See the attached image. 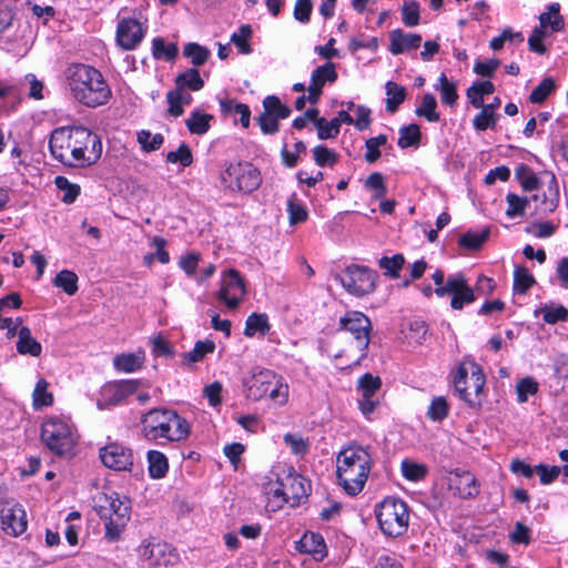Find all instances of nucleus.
Returning a JSON list of instances; mask_svg holds the SVG:
<instances>
[{
    "label": "nucleus",
    "instance_id": "1",
    "mask_svg": "<svg viewBox=\"0 0 568 568\" xmlns=\"http://www.w3.org/2000/svg\"><path fill=\"white\" fill-rule=\"evenodd\" d=\"M49 149L54 160L77 169L95 164L103 150L100 136L82 125L55 128L50 134Z\"/></svg>",
    "mask_w": 568,
    "mask_h": 568
},
{
    "label": "nucleus",
    "instance_id": "2",
    "mask_svg": "<svg viewBox=\"0 0 568 568\" xmlns=\"http://www.w3.org/2000/svg\"><path fill=\"white\" fill-rule=\"evenodd\" d=\"M65 84L70 97L87 108H98L111 98V89L102 73L88 64L73 63L65 71Z\"/></svg>",
    "mask_w": 568,
    "mask_h": 568
},
{
    "label": "nucleus",
    "instance_id": "3",
    "mask_svg": "<svg viewBox=\"0 0 568 568\" xmlns=\"http://www.w3.org/2000/svg\"><path fill=\"white\" fill-rule=\"evenodd\" d=\"M372 468V455L368 447L348 446L336 458L338 484L349 496L358 495L368 478Z\"/></svg>",
    "mask_w": 568,
    "mask_h": 568
},
{
    "label": "nucleus",
    "instance_id": "4",
    "mask_svg": "<svg viewBox=\"0 0 568 568\" xmlns=\"http://www.w3.org/2000/svg\"><path fill=\"white\" fill-rule=\"evenodd\" d=\"M372 322L364 313L348 311L338 321L337 334L342 335L345 347L335 357H347L358 365L366 358L371 342Z\"/></svg>",
    "mask_w": 568,
    "mask_h": 568
},
{
    "label": "nucleus",
    "instance_id": "5",
    "mask_svg": "<svg viewBox=\"0 0 568 568\" xmlns=\"http://www.w3.org/2000/svg\"><path fill=\"white\" fill-rule=\"evenodd\" d=\"M141 432L149 440L181 442L190 435L189 422L175 410L152 408L141 417Z\"/></svg>",
    "mask_w": 568,
    "mask_h": 568
},
{
    "label": "nucleus",
    "instance_id": "6",
    "mask_svg": "<svg viewBox=\"0 0 568 568\" xmlns=\"http://www.w3.org/2000/svg\"><path fill=\"white\" fill-rule=\"evenodd\" d=\"M245 395L252 400L268 397L278 405L288 400L290 388L284 378L271 369H257L244 381Z\"/></svg>",
    "mask_w": 568,
    "mask_h": 568
},
{
    "label": "nucleus",
    "instance_id": "7",
    "mask_svg": "<svg viewBox=\"0 0 568 568\" xmlns=\"http://www.w3.org/2000/svg\"><path fill=\"white\" fill-rule=\"evenodd\" d=\"M98 514L104 520L105 538L109 541H115L121 537L130 520V501L121 499L116 493L105 495L103 504L98 507Z\"/></svg>",
    "mask_w": 568,
    "mask_h": 568
},
{
    "label": "nucleus",
    "instance_id": "8",
    "mask_svg": "<svg viewBox=\"0 0 568 568\" xmlns=\"http://www.w3.org/2000/svg\"><path fill=\"white\" fill-rule=\"evenodd\" d=\"M455 392L469 406H478L483 399L485 375L475 362L463 363L454 376Z\"/></svg>",
    "mask_w": 568,
    "mask_h": 568
},
{
    "label": "nucleus",
    "instance_id": "9",
    "mask_svg": "<svg viewBox=\"0 0 568 568\" xmlns=\"http://www.w3.org/2000/svg\"><path fill=\"white\" fill-rule=\"evenodd\" d=\"M376 519L384 535L399 537L406 532L409 521L408 507L395 497L385 498L375 510Z\"/></svg>",
    "mask_w": 568,
    "mask_h": 568
},
{
    "label": "nucleus",
    "instance_id": "10",
    "mask_svg": "<svg viewBox=\"0 0 568 568\" xmlns=\"http://www.w3.org/2000/svg\"><path fill=\"white\" fill-rule=\"evenodd\" d=\"M224 187L233 192L252 193L262 183L260 170L250 162H229L220 174Z\"/></svg>",
    "mask_w": 568,
    "mask_h": 568
},
{
    "label": "nucleus",
    "instance_id": "11",
    "mask_svg": "<svg viewBox=\"0 0 568 568\" xmlns=\"http://www.w3.org/2000/svg\"><path fill=\"white\" fill-rule=\"evenodd\" d=\"M41 442L57 456H70L75 445V437L68 423L51 417L41 426Z\"/></svg>",
    "mask_w": 568,
    "mask_h": 568
},
{
    "label": "nucleus",
    "instance_id": "12",
    "mask_svg": "<svg viewBox=\"0 0 568 568\" xmlns=\"http://www.w3.org/2000/svg\"><path fill=\"white\" fill-rule=\"evenodd\" d=\"M335 278L348 293L364 296L375 291L377 274L366 266L351 265L344 275H336Z\"/></svg>",
    "mask_w": 568,
    "mask_h": 568
},
{
    "label": "nucleus",
    "instance_id": "13",
    "mask_svg": "<svg viewBox=\"0 0 568 568\" xmlns=\"http://www.w3.org/2000/svg\"><path fill=\"white\" fill-rule=\"evenodd\" d=\"M435 294L439 297L450 295L453 310H462L465 304L473 303L476 298L473 288L467 285L466 278L462 274L448 276L445 287L435 288Z\"/></svg>",
    "mask_w": 568,
    "mask_h": 568
},
{
    "label": "nucleus",
    "instance_id": "14",
    "mask_svg": "<svg viewBox=\"0 0 568 568\" xmlns=\"http://www.w3.org/2000/svg\"><path fill=\"white\" fill-rule=\"evenodd\" d=\"M246 294L245 284L240 273L231 268L225 272L221 280V287L217 298L225 303L229 308H235Z\"/></svg>",
    "mask_w": 568,
    "mask_h": 568
},
{
    "label": "nucleus",
    "instance_id": "15",
    "mask_svg": "<svg viewBox=\"0 0 568 568\" xmlns=\"http://www.w3.org/2000/svg\"><path fill=\"white\" fill-rule=\"evenodd\" d=\"M102 464L118 471L131 470L133 466L132 450L119 443H111L100 449Z\"/></svg>",
    "mask_w": 568,
    "mask_h": 568
},
{
    "label": "nucleus",
    "instance_id": "16",
    "mask_svg": "<svg viewBox=\"0 0 568 568\" xmlns=\"http://www.w3.org/2000/svg\"><path fill=\"white\" fill-rule=\"evenodd\" d=\"M382 379L379 376H374L371 373H365L357 381V390L361 393L358 400L359 410L364 416H369L379 402L374 399V395L381 389Z\"/></svg>",
    "mask_w": 568,
    "mask_h": 568
},
{
    "label": "nucleus",
    "instance_id": "17",
    "mask_svg": "<svg viewBox=\"0 0 568 568\" xmlns=\"http://www.w3.org/2000/svg\"><path fill=\"white\" fill-rule=\"evenodd\" d=\"M144 30L142 24L132 18L119 21L115 32L116 44L126 51L134 50L142 41Z\"/></svg>",
    "mask_w": 568,
    "mask_h": 568
},
{
    "label": "nucleus",
    "instance_id": "18",
    "mask_svg": "<svg viewBox=\"0 0 568 568\" xmlns=\"http://www.w3.org/2000/svg\"><path fill=\"white\" fill-rule=\"evenodd\" d=\"M448 485L454 494L463 499H471L478 496L479 485L470 471L463 469H455L450 471L448 477Z\"/></svg>",
    "mask_w": 568,
    "mask_h": 568
},
{
    "label": "nucleus",
    "instance_id": "19",
    "mask_svg": "<svg viewBox=\"0 0 568 568\" xmlns=\"http://www.w3.org/2000/svg\"><path fill=\"white\" fill-rule=\"evenodd\" d=\"M283 484L286 491L284 495L291 506L298 505L301 499L307 497L311 490L310 481L300 474H288L283 478Z\"/></svg>",
    "mask_w": 568,
    "mask_h": 568
},
{
    "label": "nucleus",
    "instance_id": "20",
    "mask_svg": "<svg viewBox=\"0 0 568 568\" xmlns=\"http://www.w3.org/2000/svg\"><path fill=\"white\" fill-rule=\"evenodd\" d=\"M2 529L12 536H19L27 529L26 511L14 506L12 508L4 509L1 516Z\"/></svg>",
    "mask_w": 568,
    "mask_h": 568
},
{
    "label": "nucleus",
    "instance_id": "21",
    "mask_svg": "<svg viewBox=\"0 0 568 568\" xmlns=\"http://www.w3.org/2000/svg\"><path fill=\"white\" fill-rule=\"evenodd\" d=\"M389 51L398 55L406 50L417 49L420 45L422 37L416 33H404L402 29H395L389 34Z\"/></svg>",
    "mask_w": 568,
    "mask_h": 568
},
{
    "label": "nucleus",
    "instance_id": "22",
    "mask_svg": "<svg viewBox=\"0 0 568 568\" xmlns=\"http://www.w3.org/2000/svg\"><path fill=\"white\" fill-rule=\"evenodd\" d=\"M17 351L21 355L38 357L42 353L41 344L31 335L28 326H21L18 331Z\"/></svg>",
    "mask_w": 568,
    "mask_h": 568
},
{
    "label": "nucleus",
    "instance_id": "23",
    "mask_svg": "<svg viewBox=\"0 0 568 568\" xmlns=\"http://www.w3.org/2000/svg\"><path fill=\"white\" fill-rule=\"evenodd\" d=\"M295 548L300 552L311 554L322 558L324 556L326 546L323 537L320 534L306 532L298 541H296Z\"/></svg>",
    "mask_w": 568,
    "mask_h": 568
},
{
    "label": "nucleus",
    "instance_id": "24",
    "mask_svg": "<svg viewBox=\"0 0 568 568\" xmlns=\"http://www.w3.org/2000/svg\"><path fill=\"white\" fill-rule=\"evenodd\" d=\"M531 200H534V201L540 200V204L537 206V211L540 213H544V214L551 213L556 210V207L558 206V202H559V192H558L555 175L551 176L550 185L548 189V194H546L545 192L541 195L534 194L531 196Z\"/></svg>",
    "mask_w": 568,
    "mask_h": 568
},
{
    "label": "nucleus",
    "instance_id": "25",
    "mask_svg": "<svg viewBox=\"0 0 568 568\" xmlns=\"http://www.w3.org/2000/svg\"><path fill=\"white\" fill-rule=\"evenodd\" d=\"M175 89L200 91L204 87V81L200 75V72L195 68H189L185 71L179 73L175 77Z\"/></svg>",
    "mask_w": 568,
    "mask_h": 568
},
{
    "label": "nucleus",
    "instance_id": "26",
    "mask_svg": "<svg viewBox=\"0 0 568 568\" xmlns=\"http://www.w3.org/2000/svg\"><path fill=\"white\" fill-rule=\"evenodd\" d=\"M145 356L143 351L116 355L113 359L114 367L124 373L139 371L144 363Z\"/></svg>",
    "mask_w": 568,
    "mask_h": 568
},
{
    "label": "nucleus",
    "instance_id": "27",
    "mask_svg": "<svg viewBox=\"0 0 568 568\" xmlns=\"http://www.w3.org/2000/svg\"><path fill=\"white\" fill-rule=\"evenodd\" d=\"M213 120L212 114L196 109L190 113V116L185 120V125L192 134L203 135L210 130Z\"/></svg>",
    "mask_w": 568,
    "mask_h": 568
},
{
    "label": "nucleus",
    "instance_id": "28",
    "mask_svg": "<svg viewBox=\"0 0 568 568\" xmlns=\"http://www.w3.org/2000/svg\"><path fill=\"white\" fill-rule=\"evenodd\" d=\"M386 90V111L395 113L399 105L405 101L407 92L405 87L394 81H388L385 85Z\"/></svg>",
    "mask_w": 568,
    "mask_h": 568
},
{
    "label": "nucleus",
    "instance_id": "29",
    "mask_svg": "<svg viewBox=\"0 0 568 568\" xmlns=\"http://www.w3.org/2000/svg\"><path fill=\"white\" fill-rule=\"evenodd\" d=\"M138 387H139V381L129 379V381H122L118 384L109 386L105 389V392H109L111 394L110 398H109V402L111 404H119V403L123 402L128 396L135 393Z\"/></svg>",
    "mask_w": 568,
    "mask_h": 568
},
{
    "label": "nucleus",
    "instance_id": "30",
    "mask_svg": "<svg viewBox=\"0 0 568 568\" xmlns=\"http://www.w3.org/2000/svg\"><path fill=\"white\" fill-rule=\"evenodd\" d=\"M560 6L559 3H551L548 6L547 12H542L539 16V22L540 26L538 28H541L546 31V28H550L552 32H558L564 29V19L559 13Z\"/></svg>",
    "mask_w": 568,
    "mask_h": 568
},
{
    "label": "nucleus",
    "instance_id": "31",
    "mask_svg": "<svg viewBox=\"0 0 568 568\" xmlns=\"http://www.w3.org/2000/svg\"><path fill=\"white\" fill-rule=\"evenodd\" d=\"M270 328L271 325L265 313H253L246 318L244 335L252 337L258 333L262 336H265L270 332Z\"/></svg>",
    "mask_w": 568,
    "mask_h": 568
},
{
    "label": "nucleus",
    "instance_id": "32",
    "mask_svg": "<svg viewBox=\"0 0 568 568\" xmlns=\"http://www.w3.org/2000/svg\"><path fill=\"white\" fill-rule=\"evenodd\" d=\"M149 475L154 479L163 478L169 470L166 456L159 450L148 452Z\"/></svg>",
    "mask_w": 568,
    "mask_h": 568
},
{
    "label": "nucleus",
    "instance_id": "33",
    "mask_svg": "<svg viewBox=\"0 0 568 568\" xmlns=\"http://www.w3.org/2000/svg\"><path fill=\"white\" fill-rule=\"evenodd\" d=\"M215 351V343L211 339L197 341L190 352H185L182 355V362L184 364H193L201 362L206 354H211Z\"/></svg>",
    "mask_w": 568,
    "mask_h": 568
},
{
    "label": "nucleus",
    "instance_id": "34",
    "mask_svg": "<svg viewBox=\"0 0 568 568\" xmlns=\"http://www.w3.org/2000/svg\"><path fill=\"white\" fill-rule=\"evenodd\" d=\"M337 79V72L334 62H326L323 65L315 68L311 74V82L321 88L325 85L326 82H335Z\"/></svg>",
    "mask_w": 568,
    "mask_h": 568
},
{
    "label": "nucleus",
    "instance_id": "35",
    "mask_svg": "<svg viewBox=\"0 0 568 568\" xmlns=\"http://www.w3.org/2000/svg\"><path fill=\"white\" fill-rule=\"evenodd\" d=\"M179 52L175 43H166L163 38H154L152 41V54L156 60L173 61Z\"/></svg>",
    "mask_w": 568,
    "mask_h": 568
},
{
    "label": "nucleus",
    "instance_id": "36",
    "mask_svg": "<svg viewBox=\"0 0 568 568\" xmlns=\"http://www.w3.org/2000/svg\"><path fill=\"white\" fill-rule=\"evenodd\" d=\"M422 139V132L417 124L413 123L409 125L402 126L399 129L398 146L400 149H407L410 146H418Z\"/></svg>",
    "mask_w": 568,
    "mask_h": 568
},
{
    "label": "nucleus",
    "instance_id": "37",
    "mask_svg": "<svg viewBox=\"0 0 568 568\" xmlns=\"http://www.w3.org/2000/svg\"><path fill=\"white\" fill-rule=\"evenodd\" d=\"M405 264L403 254H395L393 256H383L378 260V266L384 271V275L392 278L399 277V271Z\"/></svg>",
    "mask_w": 568,
    "mask_h": 568
},
{
    "label": "nucleus",
    "instance_id": "38",
    "mask_svg": "<svg viewBox=\"0 0 568 568\" xmlns=\"http://www.w3.org/2000/svg\"><path fill=\"white\" fill-rule=\"evenodd\" d=\"M210 50L206 47L200 45L195 42H190L183 48V55L191 60L195 67L203 65L210 58Z\"/></svg>",
    "mask_w": 568,
    "mask_h": 568
},
{
    "label": "nucleus",
    "instance_id": "39",
    "mask_svg": "<svg viewBox=\"0 0 568 568\" xmlns=\"http://www.w3.org/2000/svg\"><path fill=\"white\" fill-rule=\"evenodd\" d=\"M489 234V227L484 229L481 232L468 231L459 237L458 244L464 248L475 251L478 250L483 243L487 241Z\"/></svg>",
    "mask_w": 568,
    "mask_h": 568
},
{
    "label": "nucleus",
    "instance_id": "40",
    "mask_svg": "<svg viewBox=\"0 0 568 568\" xmlns=\"http://www.w3.org/2000/svg\"><path fill=\"white\" fill-rule=\"evenodd\" d=\"M48 382L44 378H40L32 393L33 407L40 409L45 406L53 404V395L48 392Z\"/></svg>",
    "mask_w": 568,
    "mask_h": 568
},
{
    "label": "nucleus",
    "instance_id": "41",
    "mask_svg": "<svg viewBox=\"0 0 568 568\" xmlns=\"http://www.w3.org/2000/svg\"><path fill=\"white\" fill-rule=\"evenodd\" d=\"M288 222L291 225L303 223L308 217L306 207L297 200L296 194H292L287 200Z\"/></svg>",
    "mask_w": 568,
    "mask_h": 568
},
{
    "label": "nucleus",
    "instance_id": "42",
    "mask_svg": "<svg viewBox=\"0 0 568 568\" xmlns=\"http://www.w3.org/2000/svg\"><path fill=\"white\" fill-rule=\"evenodd\" d=\"M437 101L432 93L423 95L422 104L415 110L416 115L425 118L429 122L439 121V113L436 112Z\"/></svg>",
    "mask_w": 568,
    "mask_h": 568
},
{
    "label": "nucleus",
    "instance_id": "43",
    "mask_svg": "<svg viewBox=\"0 0 568 568\" xmlns=\"http://www.w3.org/2000/svg\"><path fill=\"white\" fill-rule=\"evenodd\" d=\"M440 92L442 102L447 105H454L458 99L457 89L455 83L450 82L445 73H442L438 79V84L435 87Z\"/></svg>",
    "mask_w": 568,
    "mask_h": 568
},
{
    "label": "nucleus",
    "instance_id": "44",
    "mask_svg": "<svg viewBox=\"0 0 568 568\" xmlns=\"http://www.w3.org/2000/svg\"><path fill=\"white\" fill-rule=\"evenodd\" d=\"M53 285L62 288L68 295H73L78 291V276L72 271L63 270L54 277Z\"/></svg>",
    "mask_w": 568,
    "mask_h": 568
},
{
    "label": "nucleus",
    "instance_id": "45",
    "mask_svg": "<svg viewBox=\"0 0 568 568\" xmlns=\"http://www.w3.org/2000/svg\"><path fill=\"white\" fill-rule=\"evenodd\" d=\"M252 28L248 24H242L237 32L231 36V41L235 44L239 52L242 54H248L252 52V47L248 40L252 37Z\"/></svg>",
    "mask_w": 568,
    "mask_h": 568
},
{
    "label": "nucleus",
    "instance_id": "46",
    "mask_svg": "<svg viewBox=\"0 0 568 568\" xmlns=\"http://www.w3.org/2000/svg\"><path fill=\"white\" fill-rule=\"evenodd\" d=\"M263 109L265 112L278 120L286 119L291 114V109L283 104L281 100L275 95H268L264 99Z\"/></svg>",
    "mask_w": 568,
    "mask_h": 568
},
{
    "label": "nucleus",
    "instance_id": "47",
    "mask_svg": "<svg viewBox=\"0 0 568 568\" xmlns=\"http://www.w3.org/2000/svg\"><path fill=\"white\" fill-rule=\"evenodd\" d=\"M535 284L534 276L526 267H516L514 272V292L518 294H526L527 291Z\"/></svg>",
    "mask_w": 568,
    "mask_h": 568
},
{
    "label": "nucleus",
    "instance_id": "48",
    "mask_svg": "<svg viewBox=\"0 0 568 568\" xmlns=\"http://www.w3.org/2000/svg\"><path fill=\"white\" fill-rule=\"evenodd\" d=\"M403 476L410 481H418L427 475V467L409 459H404L400 465Z\"/></svg>",
    "mask_w": 568,
    "mask_h": 568
},
{
    "label": "nucleus",
    "instance_id": "49",
    "mask_svg": "<svg viewBox=\"0 0 568 568\" xmlns=\"http://www.w3.org/2000/svg\"><path fill=\"white\" fill-rule=\"evenodd\" d=\"M515 174L525 191H534L538 189L539 180L528 165H518Z\"/></svg>",
    "mask_w": 568,
    "mask_h": 568
},
{
    "label": "nucleus",
    "instance_id": "50",
    "mask_svg": "<svg viewBox=\"0 0 568 568\" xmlns=\"http://www.w3.org/2000/svg\"><path fill=\"white\" fill-rule=\"evenodd\" d=\"M449 406L445 397L433 398L427 410V417L433 422H442L448 415Z\"/></svg>",
    "mask_w": 568,
    "mask_h": 568
},
{
    "label": "nucleus",
    "instance_id": "51",
    "mask_svg": "<svg viewBox=\"0 0 568 568\" xmlns=\"http://www.w3.org/2000/svg\"><path fill=\"white\" fill-rule=\"evenodd\" d=\"M138 142L144 151L151 152L161 148L164 138L161 133L152 134L150 131L142 130L138 133Z\"/></svg>",
    "mask_w": 568,
    "mask_h": 568
},
{
    "label": "nucleus",
    "instance_id": "52",
    "mask_svg": "<svg viewBox=\"0 0 568 568\" xmlns=\"http://www.w3.org/2000/svg\"><path fill=\"white\" fill-rule=\"evenodd\" d=\"M506 201L508 207L506 210V215L508 217L521 216L525 214V207L529 203L528 197L518 196L515 193H508L506 195Z\"/></svg>",
    "mask_w": 568,
    "mask_h": 568
},
{
    "label": "nucleus",
    "instance_id": "53",
    "mask_svg": "<svg viewBox=\"0 0 568 568\" xmlns=\"http://www.w3.org/2000/svg\"><path fill=\"white\" fill-rule=\"evenodd\" d=\"M166 162L180 163L183 168L190 166L193 162L190 146L185 143H181L178 150L166 154Z\"/></svg>",
    "mask_w": 568,
    "mask_h": 568
},
{
    "label": "nucleus",
    "instance_id": "54",
    "mask_svg": "<svg viewBox=\"0 0 568 568\" xmlns=\"http://www.w3.org/2000/svg\"><path fill=\"white\" fill-rule=\"evenodd\" d=\"M556 85L551 78H545L530 93L529 101L531 103H542L550 93L555 90Z\"/></svg>",
    "mask_w": 568,
    "mask_h": 568
},
{
    "label": "nucleus",
    "instance_id": "55",
    "mask_svg": "<svg viewBox=\"0 0 568 568\" xmlns=\"http://www.w3.org/2000/svg\"><path fill=\"white\" fill-rule=\"evenodd\" d=\"M55 185L59 190L64 192L62 196V202L67 204L73 203L80 194V186L78 184L69 182V180L64 176H57Z\"/></svg>",
    "mask_w": 568,
    "mask_h": 568
},
{
    "label": "nucleus",
    "instance_id": "56",
    "mask_svg": "<svg viewBox=\"0 0 568 568\" xmlns=\"http://www.w3.org/2000/svg\"><path fill=\"white\" fill-rule=\"evenodd\" d=\"M339 129L337 120L335 119L327 121L325 118H321V120L317 121V135L320 140L336 138L339 133Z\"/></svg>",
    "mask_w": 568,
    "mask_h": 568
},
{
    "label": "nucleus",
    "instance_id": "57",
    "mask_svg": "<svg viewBox=\"0 0 568 568\" xmlns=\"http://www.w3.org/2000/svg\"><path fill=\"white\" fill-rule=\"evenodd\" d=\"M313 156L318 166L334 165L337 162V154L325 145H316L313 149Z\"/></svg>",
    "mask_w": 568,
    "mask_h": 568
},
{
    "label": "nucleus",
    "instance_id": "58",
    "mask_svg": "<svg viewBox=\"0 0 568 568\" xmlns=\"http://www.w3.org/2000/svg\"><path fill=\"white\" fill-rule=\"evenodd\" d=\"M538 390V384L531 377H525L517 383L516 393L519 403H525L529 395H535Z\"/></svg>",
    "mask_w": 568,
    "mask_h": 568
},
{
    "label": "nucleus",
    "instance_id": "59",
    "mask_svg": "<svg viewBox=\"0 0 568 568\" xmlns=\"http://www.w3.org/2000/svg\"><path fill=\"white\" fill-rule=\"evenodd\" d=\"M403 23L415 27L419 23V4L416 1L405 2L402 7Z\"/></svg>",
    "mask_w": 568,
    "mask_h": 568
},
{
    "label": "nucleus",
    "instance_id": "60",
    "mask_svg": "<svg viewBox=\"0 0 568 568\" xmlns=\"http://www.w3.org/2000/svg\"><path fill=\"white\" fill-rule=\"evenodd\" d=\"M480 109L481 111L478 114H476L473 120L474 128L478 131H485L489 128H495V114L486 110L484 106H481Z\"/></svg>",
    "mask_w": 568,
    "mask_h": 568
},
{
    "label": "nucleus",
    "instance_id": "61",
    "mask_svg": "<svg viewBox=\"0 0 568 568\" xmlns=\"http://www.w3.org/2000/svg\"><path fill=\"white\" fill-rule=\"evenodd\" d=\"M536 473L540 477V483L542 485H549L555 481L561 473V468L559 466H548L545 464H539L535 467Z\"/></svg>",
    "mask_w": 568,
    "mask_h": 568
},
{
    "label": "nucleus",
    "instance_id": "62",
    "mask_svg": "<svg viewBox=\"0 0 568 568\" xmlns=\"http://www.w3.org/2000/svg\"><path fill=\"white\" fill-rule=\"evenodd\" d=\"M542 318L548 324H556L560 321H566L568 317V311L562 305L554 306V307H544L541 310Z\"/></svg>",
    "mask_w": 568,
    "mask_h": 568
},
{
    "label": "nucleus",
    "instance_id": "63",
    "mask_svg": "<svg viewBox=\"0 0 568 568\" xmlns=\"http://www.w3.org/2000/svg\"><path fill=\"white\" fill-rule=\"evenodd\" d=\"M365 185H366V187L375 191V194H374L375 199H383L387 192L385 183H384V176L379 172L372 173L367 178Z\"/></svg>",
    "mask_w": 568,
    "mask_h": 568
},
{
    "label": "nucleus",
    "instance_id": "64",
    "mask_svg": "<svg viewBox=\"0 0 568 568\" xmlns=\"http://www.w3.org/2000/svg\"><path fill=\"white\" fill-rule=\"evenodd\" d=\"M166 102L169 104L168 114L173 118H179L184 113L183 105L181 103L180 91L174 89L166 93Z\"/></svg>",
    "mask_w": 568,
    "mask_h": 568
}]
</instances>
